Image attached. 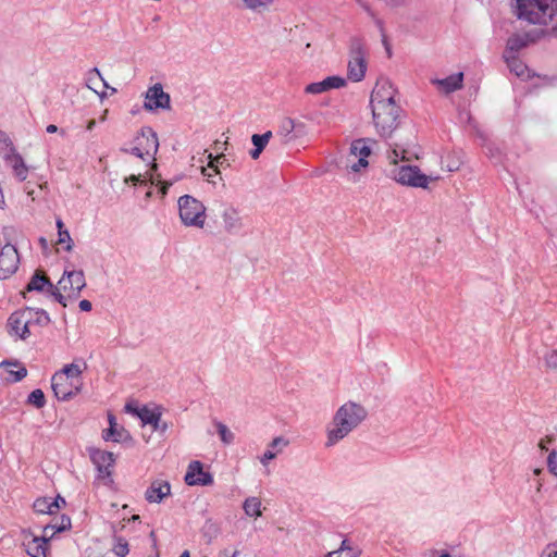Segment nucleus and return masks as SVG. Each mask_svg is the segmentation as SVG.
Instances as JSON below:
<instances>
[{"label": "nucleus", "instance_id": "f257e3e1", "mask_svg": "<svg viewBox=\"0 0 557 557\" xmlns=\"http://www.w3.org/2000/svg\"><path fill=\"white\" fill-rule=\"evenodd\" d=\"M392 86L385 82L376 84L371 92L370 106L373 124L383 138H388L399 125L401 109L395 101Z\"/></svg>", "mask_w": 557, "mask_h": 557}, {"label": "nucleus", "instance_id": "f03ea898", "mask_svg": "<svg viewBox=\"0 0 557 557\" xmlns=\"http://www.w3.org/2000/svg\"><path fill=\"white\" fill-rule=\"evenodd\" d=\"M367 409L359 403L349 400L343 404L334 413L326 428V447H332L348 436L367 418Z\"/></svg>", "mask_w": 557, "mask_h": 557}, {"label": "nucleus", "instance_id": "7ed1b4c3", "mask_svg": "<svg viewBox=\"0 0 557 557\" xmlns=\"http://www.w3.org/2000/svg\"><path fill=\"white\" fill-rule=\"evenodd\" d=\"M516 16L531 24L548 25L553 18L552 0H511Z\"/></svg>", "mask_w": 557, "mask_h": 557}, {"label": "nucleus", "instance_id": "20e7f679", "mask_svg": "<svg viewBox=\"0 0 557 557\" xmlns=\"http://www.w3.org/2000/svg\"><path fill=\"white\" fill-rule=\"evenodd\" d=\"M367 49L361 38L352 37L349 40L347 78L354 83H359L366 77L368 61Z\"/></svg>", "mask_w": 557, "mask_h": 557}, {"label": "nucleus", "instance_id": "39448f33", "mask_svg": "<svg viewBox=\"0 0 557 557\" xmlns=\"http://www.w3.org/2000/svg\"><path fill=\"white\" fill-rule=\"evenodd\" d=\"M178 211L184 225L203 227L206 221V207L195 197L189 195L180 197Z\"/></svg>", "mask_w": 557, "mask_h": 557}, {"label": "nucleus", "instance_id": "423d86ee", "mask_svg": "<svg viewBox=\"0 0 557 557\" xmlns=\"http://www.w3.org/2000/svg\"><path fill=\"white\" fill-rule=\"evenodd\" d=\"M371 154V147L364 138L351 143L349 153L346 157V170L358 173L369 165L368 158Z\"/></svg>", "mask_w": 557, "mask_h": 557}, {"label": "nucleus", "instance_id": "0eeeda50", "mask_svg": "<svg viewBox=\"0 0 557 557\" xmlns=\"http://www.w3.org/2000/svg\"><path fill=\"white\" fill-rule=\"evenodd\" d=\"M86 286L85 274L82 270L64 271L55 289L65 296V300L76 299Z\"/></svg>", "mask_w": 557, "mask_h": 557}, {"label": "nucleus", "instance_id": "6e6552de", "mask_svg": "<svg viewBox=\"0 0 557 557\" xmlns=\"http://www.w3.org/2000/svg\"><path fill=\"white\" fill-rule=\"evenodd\" d=\"M437 178L421 173L420 169L413 165H401L394 172V180L397 183L410 187L428 188L429 182Z\"/></svg>", "mask_w": 557, "mask_h": 557}, {"label": "nucleus", "instance_id": "1a4fd4ad", "mask_svg": "<svg viewBox=\"0 0 557 557\" xmlns=\"http://www.w3.org/2000/svg\"><path fill=\"white\" fill-rule=\"evenodd\" d=\"M51 387L54 393V396L59 400L65 401L81 393L83 382L67 380V377L64 374L54 373L51 379Z\"/></svg>", "mask_w": 557, "mask_h": 557}, {"label": "nucleus", "instance_id": "9d476101", "mask_svg": "<svg viewBox=\"0 0 557 557\" xmlns=\"http://www.w3.org/2000/svg\"><path fill=\"white\" fill-rule=\"evenodd\" d=\"M26 292H46L63 307L67 306L65 302V296L62 293H59V289H55V285H53L49 277L46 276L41 271H36L30 277L26 285Z\"/></svg>", "mask_w": 557, "mask_h": 557}, {"label": "nucleus", "instance_id": "9b49d317", "mask_svg": "<svg viewBox=\"0 0 557 557\" xmlns=\"http://www.w3.org/2000/svg\"><path fill=\"white\" fill-rule=\"evenodd\" d=\"M30 313L28 310L22 309L14 311L8 319L7 329L11 336H15L20 339H26L30 335V320L28 318Z\"/></svg>", "mask_w": 557, "mask_h": 557}, {"label": "nucleus", "instance_id": "f8f14e48", "mask_svg": "<svg viewBox=\"0 0 557 557\" xmlns=\"http://www.w3.org/2000/svg\"><path fill=\"white\" fill-rule=\"evenodd\" d=\"M171 108V98L168 92L163 90L160 83L149 87L145 92L144 109L146 111H156L159 109L169 110Z\"/></svg>", "mask_w": 557, "mask_h": 557}, {"label": "nucleus", "instance_id": "ddd939ff", "mask_svg": "<svg viewBox=\"0 0 557 557\" xmlns=\"http://www.w3.org/2000/svg\"><path fill=\"white\" fill-rule=\"evenodd\" d=\"M20 256L17 249L11 245H4L0 250V278H9L18 268Z\"/></svg>", "mask_w": 557, "mask_h": 557}, {"label": "nucleus", "instance_id": "4468645a", "mask_svg": "<svg viewBox=\"0 0 557 557\" xmlns=\"http://www.w3.org/2000/svg\"><path fill=\"white\" fill-rule=\"evenodd\" d=\"M184 480L189 486H209L213 483L212 474L205 471L202 463L198 460H194L188 465Z\"/></svg>", "mask_w": 557, "mask_h": 557}, {"label": "nucleus", "instance_id": "2eb2a0df", "mask_svg": "<svg viewBox=\"0 0 557 557\" xmlns=\"http://www.w3.org/2000/svg\"><path fill=\"white\" fill-rule=\"evenodd\" d=\"M135 143L145 151L148 158L154 160V156L159 149V139L157 133L151 127H141L135 138Z\"/></svg>", "mask_w": 557, "mask_h": 557}, {"label": "nucleus", "instance_id": "dca6fc26", "mask_svg": "<svg viewBox=\"0 0 557 557\" xmlns=\"http://www.w3.org/2000/svg\"><path fill=\"white\" fill-rule=\"evenodd\" d=\"M542 35H544L543 30H532L511 35L507 40L506 53L509 54L518 52L530 44L535 42Z\"/></svg>", "mask_w": 557, "mask_h": 557}, {"label": "nucleus", "instance_id": "f3484780", "mask_svg": "<svg viewBox=\"0 0 557 557\" xmlns=\"http://www.w3.org/2000/svg\"><path fill=\"white\" fill-rule=\"evenodd\" d=\"M347 85L345 77L334 75L327 76L321 82L310 83L306 86L305 92L310 95H320L331 89H339Z\"/></svg>", "mask_w": 557, "mask_h": 557}, {"label": "nucleus", "instance_id": "a211bd4d", "mask_svg": "<svg viewBox=\"0 0 557 557\" xmlns=\"http://www.w3.org/2000/svg\"><path fill=\"white\" fill-rule=\"evenodd\" d=\"M53 528L51 524L46 525L42 536H34L26 544V552L30 557H47V544L49 539L53 536V533L49 534V530Z\"/></svg>", "mask_w": 557, "mask_h": 557}, {"label": "nucleus", "instance_id": "6ab92c4d", "mask_svg": "<svg viewBox=\"0 0 557 557\" xmlns=\"http://www.w3.org/2000/svg\"><path fill=\"white\" fill-rule=\"evenodd\" d=\"M171 494V484L164 480H154L145 492V498L148 503H161Z\"/></svg>", "mask_w": 557, "mask_h": 557}, {"label": "nucleus", "instance_id": "aec40b11", "mask_svg": "<svg viewBox=\"0 0 557 557\" xmlns=\"http://www.w3.org/2000/svg\"><path fill=\"white\" fill-rule=\"evenodd\" d=\"M90 457L102 478L111 476V469L115 461L112 453L95 449Z\"/></svg>", "mask_w": 557, "mask_h": 557}, {"label": "nucleus", "instance_id": "412c9836", "mask_svg": "<svg viewBox=\"0 0 557 557\" xmlns=\"http://www.w3.org/2000/svg\"><path fill=\"white\" fill-rule=\"evenodd\" d=\"M433 85L445 92L450 94L462 88L463 73H455L445 78H435L431 81Z\"/></svg>", "mask_w": 557, "mask_h": 557}, {"label": "nucleus", "instance_id": "4be33fe9", "mask_svg": "<svg viewBox=\"0 0 557 557\" xmlns=\"http://www.w3.org/2000/svg\"><path fill=\"white\" fill-rule=\"evenodd\" d=\"M109 429L103 432V438L106 441H113L116 443H122L131 438L129 433L123 428L119 426L116 419L113 414L109 413L108 416Z\"/></svg>", "mask_w": 557, "mask_h": 557}, {"label": "nucleus", "instance_id": "5701e85b", "mask_svg": "<svg viewBox=\"0 0 557 557\" xmlns=\"http://www.w3.org/2000/svg\"><path fill=\"white\" fill-rule=\"evenodd\" d=\"M222 220L224 230L227 233H237L243 227V222L239 212L233 207H228L223 211Z\"/></svg>", "mask_w": 557, "mask_h": 557}, {"label": "nucleus", "instance_id": "b1692460", "mask_svg": "<svg viewBox=\"0 0 557 557\" xmlns=\"http://www.w3.org/2000/svg\"><path fill=\"white\" fill-rule=\"evenodd\" d=\"M125 409L126 411L137 416L143 422V424L156 422L158 419L161 418V412L159 411V409H150L147 406H144L141 408H133L132 405L127 404L125 406Z\"/></svg>", "mask_w": 557, "mask_h": 557}, {"label": "nucleus", "instance_id": "393cba45", "mask_svg": "<svg viewBox=\"0 0 557 557\" xmlns=\"http://www.w3.org/2000/svg\"><path fill=\"white\" fill-rule=\"evenodd\" d=\"M276 0H240L242 5L245 10L256 13L263 14L270 11Z\"/></svg>", "mask_w": 557, "mask_h": 557}, {"label": "nucleus", "instance_id": "a878e982", "mask_svg": "<svg viewBox=\"0 0 557 557\" xmlns=\"http://www.w3.org/2000/svg\"><path fill=\"white\" fill-rule=\"evenodd\" d=\"M33 508L37 513L54 515L60 509V506L58 505V499L42 497L34 502Z\"/></svg>", "mask_w": 557, "mask_h": 557}, {"label": "nucleus", "instance_id": "bb28decb", "mask_svg": "<svg viewBox=\"0 0 557 557\" xmlns=\"http://www.w3.org/2000/svg\"><path fill=\"white\" fill-rule=\"evenodd\" d=\"M7 163L12 168L14 176L20 182H23L27 178L28 168L20 153H15L12 158H10L7 161Z\"/></svg>", "mask_w": 557, "mask_h": 557}, {"label": "nucleus", "instance_id": "cd10ccee", "mask_svg": "<svg viewBox=\"0 0 557 557\" xmlns=\"http://www.w3.org/2000/svg\"><path fill=\"white\" fill-rule=\"evenodd\" d=\"M287 445H288V441L282 436H277V437L273 438L272 442L269 444V448L260 457V462L263 466H267L269 463V461L274 459L280 451V449L277 451H274V449H276L278 447H286Z\"/></svg>", "mask_w": 557, "mask_h": 557}, {"label": "nucleus", "instance_id": "c85d7f7f", "mask_svg": "<svg viewBox=\"0 0 557 557\" xmlns=\"http://www.w3.org/2000/svg\"><path fill=\"white\" fill-rule=\"evenodd\" d=\"M86 86L95 92H98L100 86L103 88L109 87V84L102 77L97 67L89 70L86 74Z\"/></svg>", "mask_w": 557, "mask_h": 557}, {"label": "nucleus", "instance_id": "c756f323", "mask_svg": "<svg viewBox=\"0 0 557 557\" xmlns=\"http://www.w3.org/2000/svg\"><path fill=\"white\" fill-rule=\"evenodd\" d=\"M360 554L361 550L357 546H352L349 541L344 540L341 547L327 553L326 557H359Z\"/></svg>", "mask_w": 557, "mask_h": 557}, {"label": "nucleus", "instance_id": "7c9ffc66", "mask_svg": "<svg viewBox=\"0 0 557 557\" xmlns=\"http://www.w3.org/2000/svg\"><path fill=\"white\" fill-rule=\"evenodd\" d=\"M84 367L82 368L77 363H70L63 367L61 371L55 372L57 374H64L67 380H73L75 382L82 381V373L87 368L86 363H83Z\"/></svg>", "mask_w": 557, "mask_h": 557}, {"label": "nucleus", "instance_id": "2f4dec72", "mask_svg": "<svg viewBox=\"0 0 557 557\" xmlns=\"http://www.w3.org/2000/svg\"><path fill=\"white\" fill-rule=\"evenodd\" d=\"M15 153L17 152L9 136L5 133L0 132V157L3 158L7 162Z\"/></svg>", "mask_w": 557, "mask_h": 557}, {"label": "nucleus", "instance_id": "473e14b6", "mask_svg": "<svg viewBox=\"0 0 557 557\" xmlns=\"http://www.w3.org/2000/svg\"><path fill=\"white\" fill-rule=\"evenodd\" d=\"M30 313L28 315L32 325L46 326L50 323V317L44 309L26 308Z\"/></svg>", "mask_w": 557, "mask_h": 557}, {"label": "nucleus", "instance_id": "72a5a7b5", "mask_svg": "<svg viewBox=\"0 0 557 557\" xmlns=\"http://www.w3.org/2000/svg\"><path fill=\"white\" fill-rule=\"evenodd\" d=\"M243 509L245 513L249 517H260L261 512V502L258 497H248L244 502Z\"/></svg>", "mask_w": 557, "mask_h": 557}, {"label": "nucleus", "instance_id": "f704fd0d", "mask_svg": "<svg viewBox=\"0 0 557 557\" xmlns=\"http://www.w3.org/2000/svg\"><path fill=\"white\" fill-rule=\"evenodd\" d=\"M505 59L510 71L517 76L521 77L525 74L527 66L516 55L505 53Z\"/></svg>", "mask_w": 557, "mask_h": 557}, {"label": "nucleus", "instance_id": "c9c22d12", "mask_svg": "<svg viewBox=\"0 0 557 557\" xmlns=\"http://www.w3.org/2000/svg\"><path fill=\"white\" fill-rule=\"evenodd\" d=\"M366 10L369 13V15L372 17V20H373L374 24L376 25V27L380 29V32L382 34L383 45L386 48V52H387L388 57H391L392 55V50H391V47H389V45L387 42L386 36L384 34V23H383V21L369 7H366Z\"/></svg>", "mask_w": 557, "mask_h": 557}, {"label": "nucleus", "instance_id": "e433bc0d", "mask_svg": "<svg viewBox=\"0 0 557 557\" xmlns=\"http://www.w3.org/2000/svg\"><path fill=\"white\" fill-rule=\"evenodd\" d=\"M27 403L29 405L35 406L37 409H40L45 407L46 405V398L45 394L41 389L36 388L34 389L27 397Z\"/></svg>", "mask_w": 557, "mask_h": 557}, {"label": "nucleus", "instance_id": "4c0bfd02", "mask_svg": "<svg viewBox=\"0 0 557 557\" xmlns=\"http://www.w3.org/2000/svg\"><path fill=\"white\" fill-rule=\"evenodd\" d=\"M271 138H272V132L268 131L263 134H253L251 136V141H252L255 148H257V150L260 149L263 151V149L269 144Z\"/></svg>", "mask_w": 557, "mask_h": 557}, {"label": "nucleus", "instance_id": "58836bf2", "mask_svg": "<svg viewBox=\"0 0 557 557\" xmlns=\"http://www.w3.org/2000/svg\"><path fill=\"white\" fill-rule=\"evenodd\" d=\"M297 126H304V123L298 122L292 117H285L281 122L280 132L283 135H289L295 129H297Z\"/></svg>", "mask_w": 557, "mask_h": 557}, {"label": "nucleus", "instance_id": "ea45409f", "mask_svg": "<svg viewBox=\"0 0 557 557\" xmlns=\"http://www.w3.org/2000/svg\"><path fill=\"white\" fill-rule=\"evenodd\" d=\"M113 553L119 557H125L129 553L128 543L121 536L114 537Z\"/></svg>", "mask_w": 557, "mask_h": 557}, {"label": "nucleus", "instance_id": "a19ab883", "mask_svg": "<svg viewBox=\"0 0 557 557\" xmlns=\"http://www.w3.org/2000/svg\"><path fill=\"white\" fill-rule=\"evenodd\" d=\"M216 431L221 437V441L224 444H231L234 441V434L230 431V429L222 422H215Z\"/></svg>", "mask_w": 557, "mask_h": 557}, {"label": "nucleus", "instance_id": "79ce46f5", "mask_svg": "<svg viewBox=\"0 0 557 557\" xmlns=\"http://www.w3.org/2000/svg\"><path fill=\"white\" fill-rule=\"evenodd\" d=\"M7 367H11V363H5ZM14 367H17L18 369L16 371L9 370V374L12 382H20L27 375V370L25 367L13 364Z\"/></svg>", "mask_w": 557, "mask_h": 557}, {"label": "nucleus", "instance_id": "37998d69", "mask_svg": "<svg viewBox=\"0 0 557 557\" xmlns=\"http://www.w3.org/2000/svg\"><path fill=\"white\" fill-rule=\"evenodd\" d=\"M58 236H59L58 244H60V245L65 244L64 249L66 251H71L73 249L74 243L70 235V232L67 230L61 231V232H59Z\"/></svg>", "mask_w": 557, "mask_h": 557}, {"label": "nucleus", "instance_id": "c03bdc74", "mask_svg": "<svg viewBox=\"0 0 557 557\" xmlns=\"http://www.w3.org/2000/svg\"><path fill=\"white\" fill-rule=\"evenodd\" d=\"M209 168L211 169V171L207 172L206 169H202V174H203V176L207 177V181L209 183L216 185V181L214 180V177L219 176L220 172H219L216 165L213 164V161H210Z\"/></svg>", "mask_w": 557, "mask_h": 557}, {"label": "nucleus", "instance_id": "a18cd8bd", "mask_svg": "<svg viewBox=\"0 0 557 557\" xmlns=\"http://www.w3.org/2000/svg\"><path fill=\"white\" fill-rule=\"evenodd\" d=\"M544 361L547 368L557 370V350L547 352L544 357Z\"/></svg>", "mask_w": 557, "mask_h": 557}, {"label": "nucleus", "instance_id": "49530a36", "mask_svg": "<svg viewBox=\"0 0 557 557\" xmlns=\"http://www.w3.org/2000/svg\"><path fill=\"white\" fill-rule=\"evenodd\" d=\"M549 471L557 476V451L553 450L547 458Z\"/></svg>", "mask_w": 557, "mask_h": 557}, {"label": "nucleus", "instance_id": "de8ad7c7", "mask_svg": "<svg viewBox=\"0 0 557 557\" xmlns=\"http://www.w3.org/2000/svg\"><path fill=\"white\" fill-rule=\"evenodd\" d=\"M553 3H554V5H552L553 18L548 20V25L549 24L552 25V28H550L552 34L557 35V0H553Z\"/></svg>", "mask_w": 557, "mask_h": 557}, {"label": "nucleus", "instance_id": "09e8293b", "mask_svg": "<svg viewBox=\"0 0 557 557\" xmlns=\"http://www.w3.org/2000/svg\"><path fill=\"white\" fill-rule=\"evenodd\" d=\"M541 557H557V541L548 544L543 550Z\"/></svg>", "mask_w": 557, "mask_h": 557}, {"label": "nucleus", "instance_id": "8fccbe9b", "mask_svg": "<svg viewBox=\"0 0 557 557\" xmlns=\"http://www.w3.org/2000/svg\"><path fill=\"white\" fill-rule=\"evenodd\" d=\"M54 528L53 529H50L49 531H51V533L54 534V532H61V531H64L66 529H69L71 527V519L69 517H65L63 516L62 519H61V524L55 527L53 525Z\"/></svg>", "mask_w": 557, "mask_h": 557}, {"label": "nucleus", "instance_id": "3c124183", "mask_svg": "<svg viewBox=\"0 0 557 557\" xmlns=\"http://www.w3.org/2000/svg\"><path fill=\"white\" fill-rule=\"evenodd\" d=\"M129 152L143 160H145L147 157V154L145 153V151L138 146V144H136L131 150Z\"/></svg>", "mask_w": 557, "mask_h": 557}, {"label": "nucleus", "instance_id": "603ef678", "mask_svg": "<svg viewBox=\"0 0 557 557\" xmlns=\"http://www.w3.org/2000/svg\"><path fill=\"white\" fill-rule=\"evenodd\" d=\"M387 7L397 8L407 3L408 0H382Z\"/></svg>", "mask_w": 557, "mask_h": 557}, {"label": "nucleus", "instance_id": "864d4df0", "mask_svg": "<svg viewBox=\"0 0 557 557\" xmlns=\"http://www.w3.org/2000/svg\"><path fill=\"white\" fill-rule=\"evenodd\" d=\"M239 555V552L237 549L230 550L228 548H224L219 553V557H237Z\"/></svg>", "mask_w": 557, "mask_h": 557}, {"label": "nucleus", "instance_id": "5fc2aeb1", "mask_svg": "<svg viewBox=\"0 0 557 557\" xmlns=\"http://www.w3.org/2000/svg\"><path fill=\"white\" fill-rule=\"evenodd\" d=\"M78 307L82 311L88 312L91 310L92 306L91 302L87 299H83L79 301Z\"/></svg>", "mask_w": 557, "mask_h": 557}, {"label": "nucleus", "instance_id": "6e6d98bb", "mask_svg": "<svg viewBox=\"0 0 557 557\" xmlns=\"http://www.w3.org/2000/svg\"><path fill=\"white\" fill-rule=\"evenodd\" d=\"M124 182H125L126 184H128V183L137 184V183H139V182H143V181H141V175H140V174H139V175H131V176H128V177H125Z\"/></svg>", "mask_w": 557, "mask_h": 557}, {"label": "nucleus", "instance_id": "4d7b16f0", "mask_svg": "<svg viewBox=\"0 0 557 557\" xmlns=\"http://www.w3.org/2000/svg\"><path fill=\"white\" fill-rule=\"evenodd\" d=\"M261 152L262 150H257V148H253L252 150H250L249 154L253 160H257L260 157Z\"/></svg>", "mask_w": 557, "mask_h": 557}, {"label": "nucleus", "instance_id": "13d9d810", "mask_svg": "<svg viewBox=\"0 0 557 557\" xmlns=\"http://www.w3.org/2000/svg\"><path fill=\"white\" fill-rule=\"evenodd\" d=\"M47 133L49 134H53V133H57L59 131L58 126L54 125V124H49L46 128Z\"/></svg>", "mask_w": 557, "mask_h": 557}, {"label": "nucleus", "instance_id": "bf43d9fd", "mask_svg": "<svg viewBox=\"0 0 557 557\" xmlns=\"http://www.w3.org/2000/svg\"><path fill=\"white\" fill-rule=\"evenodd\" d=\"M388 158L391 159V162L397 163L398 151L396 149H394L392 154Z\"/></svg>", "mask_w": 557, "mask_h": 557}, {"label": "nucleus", "instance_id": "052dcab7", "mask_svg": "<svg viewBox=\"0 0 557 557\" xmlns=\"http://www.w3.org/2000/svg\"><path fill=\"white\" fill-rule=\"evenodd\" d=\"M57 227H58V233L61 232V231H66V228H64V223L61 219H58L57 220Z\"/></svg>", "mask_w": 557, "mask_h": 557}, {"label": "nucleus", "instance_id": "680f3d73", "mask_svg": "<svg viewBox=\"0 0 557 557\" xmlns=\"http://www.w3.org/2000/svg\"><path fill=\"white\" fill-rule=\"evenodd\" d=\"M161 422V418L158 419L156 422L149 423V425L152 426L153 431H159V423Z\"/></svg>", "mask_w": 557, "mask_h": 557}, {"label": "nucleus", "instance_id": "e2e57ef3", "mask_svg": "<svg viewBox=\"0 0 557 557\" xmlns=\"http://www.w3.org/2000/svg\"><path fill=\"white\" fill-rule=\"evenodd\" d=\"M171 186V183H163L162 185V188H161V191H162V195L164 196L168 191V188Z\"/></svg>", "mask_w": 557, "mask_h": 557}, {"label": "nucleus", "instance_id": "0e129e2a", "mask_svg": "<svg viewBox=\"0 0 557 557\" xmlns=\"http://www.w3.org/2000/svg\"><path fill=\"white\" fill-rule=\"evenodd\" d=\"M96 125V121L95 120H90L87 124V129L88 131H91Z\"/></svg>", "mask_w": 557, "mask_h": 557}, {"label": "nucleus", "instance_id": "69168bd1", "mask_svg": "<svg viewBox=\"0 0 557 557\" xmlns=\"http://www.w3.org/2000/svg\"><path fill=\"white\" fill-rule=\"evenodd\" d=\"M305 128H306V125L304 124V126H297V129H295L294 132H296L298 134H304Z\"/></svg>", "mask_w": 557, "mask_h": 557}, {"label": "nucleus", "instance_id": "338daca9", "mask_svg": "<svg viewBox=\"0 0 557 557\" xmlns=\"http://www.w3.org/2000/svg\"><path fill=\"white\" fill-rule=\"evenodd\" d=\"M96 94L100 97V99H101V100H102V99H104V98H107V96H108V95H107V92H106L104 90H102V91H99V90H98V92H96Z\"/></svg>", "mask_w": 557, "mask_h": 557}, {"label": "nucleus", "instance_id": "774afa93", "mask_svg": "<svg viewBox=\"0 0 557 557\" xmlns=\"http://www.w3.org/2000/svg\"><path fill=\"white\" fill-rule=\"evenodd\" d=\"M166 429H168V424L166 423H163V424H161V422L159 423V431L165 432Z\"/></svg>", "mask_w": 557, "mask_h": 557}]
</instances>
